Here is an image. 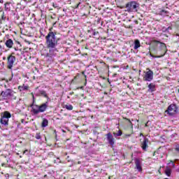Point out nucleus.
<instances>
[{"label":"nucleus","mask_w":179,"mask_h":179,"mask_svg":"<svg viewBox=\"0 0 179 179\" xmlns=\"http://www.w3.org/2000/svg\"><path fill=\"white\" fill-rule=\"evenodd\" d=\"M64 108L71 111V110H73V106L71 104H68V105L64 106Z\"/></svg>","instance_id":"aec40b11"},{"label":"nucleus","mask_w":179,"mask_h":179,"mask_svg":"<svg viewBox=\"0 0 179 179\" xmlns=\"http://www.w3.org/2000/svg\"><path fill=\"white\" fill-rule=\"evenodd\" d=\"M124 120H127V121H129V124H131V125H132V122H131V120L127 117H124Z\"/></svg>","instance_id":"cd10ccee"},{"label":"nucleus","mask_w":179,"mask_h":179,"mask_svg":"<svg viewBox=\"0 0 179 179\" xmlns=\"http://www.w3.org/2000/svg\"><path fill=\"white\" fill-rule=\"evenodd\" d=\"M0 24H2V20L0 19Z\"/></svg>","instance_id":"473e14b6"},{"label":"nucleus","mask_w":179,"mask_h":179,"mask_svg":"<svg viewBox=\"0 0 179 179\" xmlns=\"http://www.w3.org/2000/svg\"><path fill=\"white\" fill-rule=\"evenodd\" d=\"M1 48H2V46L0 45V50H1Z\"/></svg>","instance_id":"4c0bfd02"},{"label":"nucleus","mask_w":179,"mask_h":179,"mask_svg":"<svg viewBox=\"0 0 179 179\" xmlns=\"http://www.w3.org/2000/svg\"><path fill=\"white\" fill-rule=\"evenodd\" d=\"M11 115L9 112H4L3 115L1 116L0 119V122L1 125H4V127H8L9 124V118H10Z\"/></svg>","instance_id":"39448f33"},{"label":"nucleus","mask_w":179,"mask_h":179,"mask_svg":"<svg viewBox=\"0 0 179 179\" xmlns=\"http://www.w3.org/2000/svg\"><path fill=\"white\" fill-rule=\"evenodd\" d=\"M0 2H1V3H2L3 2V0H0Z\"/></svg>","instance_id":"f704fd0d"},{"label":"nucleus","mask_w":179,"mask_h":179,"mask_svg":"<svg viewBox=\"0 0 179 179\" xmlns=\"http://www.w3.org/2000/svg\"><path fill=\"white\" fill-rule=\"evenodd\" d=\"M108 179H111V178L109 177Z\"/></svg>","instance_id":"ea45409f"},{"label":"nucleus","mask_w":179,"mask_h":179,"mask_svg":"<svg viewBox=\"0 0 179 179\" xmlns=\"http://www.w3.org/2000/svg\"><path fill=\"white\" fill-rule=\"evenodd\" d=\"M16 61V57L10 55L7 57V69L12 71L15 62Z\"/></svg>","instance_id":"423d86ee"},{"label":"nucleus","mask_w":179,"mask_h":179,"mask_svg":"<svg viewBox=\"0 0 179 179\" xmlns=\"http://www.w3.org/2000/svg\"><path fill=\"white\" fill-rule=\"evenodd\" d=\"M147 71L143 77V80L145 82H152L153 80V71L149 69H147Z\"/></svg>","instance_id":"6e6552de"},{"label":"nucleus","mask_w":179,"mask_h":179,"mask_svg":"<svg viewBox=\"0 0 179 179\" xmlns=\"http://www.w3.org/2000/svg\"><path fill=\"white\" fill-rule=\"evenodd\" d=\"M48 126V120L47 119H43V122H42V124L41 127L43 128H45V127Z\"/></svg>","instance_id":"a211bd4d"},{"label":"nucleus","mask_w":179,"mask_h":179,"mask_svg":"<svg viewBox=\"0 0 179 179\" xmlns=\"http://www.w3.org/2000/svg\"><path fill=\"white\" fill-rule=\"evenodd\" d=\"M5 10H10V8L9 7V3H5Z\"/></svg>","instance_id":"4be33fe9"},{"label":"nucleus","mask_w":179,"mask_h":179,"mask_svg":"<svg viewBox=\"0 0 179 179\" xmlns=\"http://www.w3.org/2000/svg\"><path fill=\"white\" fill-rule=\"evenodd\" d=\"M106 136L109 145H110V146L113 148L115 143V138H114V136H113V134H111L110 132L106 134Z\"/></svg>","instance_id":"9d476101"},{"label":"nucleus","mask_w":179,"mask_h":179,"mask_svg":"<svg viewBox=\"0 0 179 179\" xmlns=\"http://www.w3.org/2000/svg\"><path fill=\"white\" fill-rule=\"evenodd\" d=\"M113 135L115 138H117V136H121V135H122V131L119 130L117 133H113Z\"/></svg>","instance_id":"412c9836"},{"label":"nucleus","mask_w":179,"mask_h":179,"mask_svg":"<svg viewBox=\"0 0 179 179\" xmlns=\"http://www.w3.org/2000/svg\"><path fill=\"white\" fill-rule=\"evenodd\" d=\"M140 136H143V134L142 133H141Z\"/></svg>","instance_id":"72a5a7b5"},{"label":"nucleus","mask_w":179,"mask_h":179,"mask_svg":"<svg viewBox=\"0 0 179 179\" xmlns=\"http://www.w3.org/2000/svg\"><path fill=\"white\" fill-rule=\"evenodd\" d=\"M3 59L5 61V59H6V57H3Z\"/></svg>","instance_id":"e433bc0d"},{"label":"nucleus","mask_w":179,"mask_h":179,"mask_svg":"<svg viewBox=\"0 0 179 179\" xmlns=\"http://www.w3.org/2000/svg\"><path fill=\"white\" fill-rule=\"evenodd\" d=\"M155 43H159L160 44V50H157V54L159 55L155 56L152 54H150V57H152V58H162V57H164L166 55V52H167V46L164 43H162L159 41H154ZM160 51H162V53H159Z\"/></svg>","instance_id":"7ed1b4c3"},{"label":"nucleus","mask_w":179,"mask_h":179,"mask_svg":"<svg viewBox=\"0 0 179 179\" xmlns=\"http://www.w3.org/2000/svg\"><path fill=\"white\" fill-rule=\"evenodd\" d=\"M32 107L31 113L34 115H37L39 113H44L47 108H48V102L42 103L41 106L38 105H31Z\"/></svg>","instance_id":"f03ea898"},{"label":"nucleus","mask_w":179,"mask_h":179,"mask_svg":"<svg viewBox=\"0 0 179 179\" xmlns=\"http://www.w3.org/2000/svg\"><path fill=\"white\" fill-rule=\"evenodd\" d=\"M170 30H171V27H169L168 28H166L165 29H164V31H167L169 33V31H170Z\"/></svg>","instance_id":"a878e982"},{"label":"nucleus","mask_w":179,"mask_h":179,"mask_svg":"<svg viewBox=\"0 0 179 179\" xmlns=\"http://www.w3.org/2000/svg\"><path fill=\"white\" fill-rule=\"evenodd\" d=\"M166 113L169 115H174V114H176V113H177V106H176V105L174 104H171L168 107V109L166 110Z\"/></svg>","instance_id":"1a4fd4ad"},{"label":"nucleus","mask_w":179,"mask_h":179,"mask_svg":"<svg viewBox=\"0 0 179 179\" xmlns=\"http://www.w3.org/2000/svg\"><path fill=\"white\" fill-rule=\"evenodd\" d=\"M138 6H139V5H138V3H136V2L135 1H131L126 4L127 12H134V10L137 12L138 10H136V8H138Z\"/></svg>","instance_id":"0eeeda50"},{"label":"nucleus","mask_w":179,"mask_h":179,"mask_svg":"<svg viewBox=\"0 0 179 179\" xmlns=\"http://www.w3.org/2000/svg\"><path fill=\"white\" fill-rule=\"evenodd\" d=\"M155 90H156V85H155V84L153 83H150L148 85V92H155Z\"/></svg>","instance_id":"4468645a"},{"label":"nucleus","mask_w":179,"mask_h":179,"mask_svg":"<svg viewBox=\"0 0 179 179\" xmlns=\"http://www.w3.org/2000/svg\"><path fill=\"white\" fill-rule=\"evenodd\" d=\"M18 90H20V92H23L24 90H29V86L24 85H23L22 86H19Z\"/></svg>","instance_id":"dca6fc26"},{"label":"nucleus","mask_w":179,"mask_h":179,"mask_svg":"<svg viewBox=\"0 0 179 179\" xmlns=\"http://www.w3.org/2000/svg\"><path fill=\"white\" fill-rule=\"evenodd\" d=\"M15 51H17V48H15Z\"/></svg>","instance_id":"58836bf2"},{"label":"nucleus","mask_w":179,"mask_h":179,"mask_svg":"<svg viewBox=\"0 0 179 179\" xmlns=\"http://www.w3.org/2000/svg\"><path fill=\"white\" fill-rule=\"evenodd\" d=\"M160 150H157V151H155L153 153V156H156V155H159Z\"/></svg>","instance_id":"b1692460"},{"label":"nucleus","mask_w":179,"mask_h":179,"mask_svg":"<svg viewBox=\"0 0 179 179\" xmlns=\"http://www.w3.org/2000/svg\"><path fill=\"white\" fill-rule=\"evenodd\" d=\"M1 96L4 97V99H13V100H16V92L10 89H7L6 91H2L1 93Z\"/></svg>","instance_id":"20e7f679"},{"label":"nucleus","mask_w":179,"mask_h":179,"mask_svg":"<svg viewBox=\"0 0 179 179\" xmlns=\"http://www.w3.org/2000/svg\"><path fill=\"white\" fill-rule=\"evenodd\" d=\"M45 44L49 52L46 54L45 57L48 58H54L58 54V41L59 38L57 37V32L50 31L45 36Z\"/></svg>","instance_id":"f257e3e1"},{"label":"nucleus","mask_w":179,"mask_h":179,"mask_svg":"<svg viewBox=\"0 0 179 179\" xmlns=\"http://www.w3.org/2000/svg\"><path fill=\"white\" fill-rule=\"evenodd\" d=\"M171 163H172L173 167L176 166V164H174V162L173 161H171Z\"/></svg>","instance_id":"7c9ffc66"},{"label":"nucleus","mask_w":179,"mask_h":179,"mask_svg":"<svg viewBox=\"0 0 179 179\" xmlns=\"http://www.w3.org/2000/svg\"><path fill=\"white\" fill-rule=\"evenodd\" d=\"M27 152H29L27 150H25L24 152H23V155H26L27 153Z\"/></svg>","instance_id":"c756f323"},{"label":"nucleus","mask_w":179,"mask_h":179,"mask_svg":"<svg viewBox=\"0 0 179 179\" xmlns=\"http://www.w3.org/2000/svg\"><path fill=\"white\" fill-rule=\"evenodd\" d=\"M43 96V97H45L46 99H48V95H47V92L44 90L39 91V94H37V96Z\"/></svg>","instance_id":"f3484780"},{"label":"nucleus","mask_w":179,"mask_h":179,"mask_svg":"<svg viewBox=\"0 0 179 179\" xmlns=\"http://www.w3.org/2000/svg\"><path fill=\"white\" fill-rule=\"evenodd\" d=\"M20 157H22V156H20Z\"/></svg>","instance_id":"a19ab883"},{"label":"nucleus","mask_w":179,"mask_h":179,"mask_svg":"<svg viewBox=\"0 0 179 179\" xmlns=\"http://www.w3.org/2000/svg\"><path fill=\"white\" fill-rule=\"evenodd\" d=\"M52 6H53V8H55L56 9H58V8H59V6H58V4L55 3H52Z\"/></svg>","instance_id":"393cba45"},{"label":"nucleus","mask_w":179,"mask_h":179,"mask_svg":"<svg viewBox=\"0 0 179 179\" xmlns=\"http://www.w3.org/2000/svg\"><path fill=\"white\" fill-rule=\"evenodd\" d=\"M149 143V139L148 138H144L143 141L141 143V148L143 150L146 151V149L149 148L148 144Z\"/></svg>","instance_id":"9b49d317"},{"label":"nucleus","mask_w":179,"mask_h":179,"mask_svg":"<svg viewBox=\"0 0 179 179\" xmlns=\"http://www.w3.org/2000/svg\"><path fill=\"white\" fill-rule=\"evenodd\" d=\"M5 44L7 48H12L13 47V41L12 39H8Z\"/></svg>","instance_id":"ddd939ff"},{"label":"nucleus","mask_w":179,"mask_h":179,"mask_svg":"<svg viewBox=\"0 0 179 179\" xmlns=\"http://www.w3.org/2000/svg\"><path fill=\"white\" fill-rule=\"evenodd\" d=\"M141 47V42L139 41V40L136 39L134 41V50H138V48H139Z\"/></svg>","instance_id":"2eb2a0df"},{"label":"nucleus","mask_w":179,"mask_h":179,"mask_svg":"<svg viewBox=\"0 0 179 179\" xmlns=\"http://www.w3.org/2000/svg\"><path fill=\"white\" fill-rule=\"evenodd\" d=\"M165 179H169V178H165Z\"/></svg>","instance_id":"79ce46f5"},{"label":"nucleus","mask_w":179,"mask_h":179,"mask_svg":"<svg viewBox=\"0 0 179 179\" xmlns=\"http://www.w3.org/2000/svg\"><path fill=\"white\" fill-rule=\"evenodd\" d=\"M36 139H41V135L40 133H37L35 136Z\"/></svg>","instance_id":"5701e85b"},{"label":"nucleus","mask_w":179,"mask_h":179,"mask_svg":"<svg viewBox=\"0 0 179 179\" xmlns=\"http://www.w3.org/2000/svg\"><path fill=\"white\" fill-rule=\"evenodd\" d=\"M162 13H166V11H164V10H162Z\"/></svg>","instance_id":"c9c22d12"},{"label":"nucleus","mask_w":179,"mask_h":179,"mask_svg":"<svg viewBox=\"0 0 179 179\" xmlns=\"http://www.w3.org/2000/svg\"><path fill=\"white\" fill-rule=\"evenodd\" d=\"M175 150H176V152H179V145L178 144L176 145Z\"/></svg>","instance_id":"bb28decb"},{"label":"nucleus","mask_w":179,"mask_h":179,"mask_svg":"<svg viewBox=\"0 0 179 179\" xmlns=\"http://www.w3.org/2000/svg\"><path fill=\"white\" fill-rule=\"evenodd\" d=\"M96 34H99V31H94L92 36H96Z\"/></svg>","instance_id":"c85d7f7f"},{"label":"nucleus","mask_w":179,"mask_h":179,"mask_svg":"<svg viewBox=\"0 0 179 179\" xmlns=\"http://www.w3.org/2000/svg\"><path fill=\"white\" fill-rule=\"evenodd\" d=\"M79 5H80V3H78L77 4V6H76V8H79Z\"/></svg>","instance_id":"2f4dec72"},{"label":"nucleus","mask_w":179,"mask_h":179,"mask_svg":"<svg viewBox=\"0 0 179 179\" xmlns=\"http://www.w3.org/2000/svg\"><path fill=\"white\" fill-rule=\"evenodd\" d=\"M165 174H166L168 177H170V176H171V169L169 167H166L165 170Z\"/></svg>","instance_id":"6ab92c4d"},{"label":"nucleus","mask_w":179,"mask_h":179,"mask_svg":"<svg viewBox=\"0 0 179 179\" xmlns=\"http://www.w3.org/2000/svg\"><path fill=\"white\" fill-rule=\"evenodd\" d=\"M135 164L138 171H142V166L141 165V160H139V159H136Z\"/></svg>","instance_id":"f8f14e48"}]
</instances>
